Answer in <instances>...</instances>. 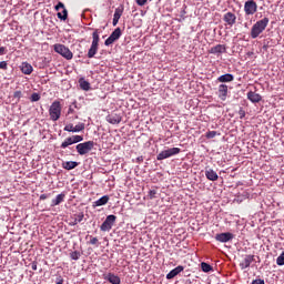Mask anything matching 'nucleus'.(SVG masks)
Returning <instances> with one entry per match:
<instances>
[{"label": "nucleus", "instance_id": "nucleus-1", "mask_svg": "<svg viewBox=\"0 0 284 284\" xmlns=\"http://www.w3.org/2000/svg\"><path fill=\"white\" fill-rule=\"evenodd\" d=\"M270 24V18H263L253 24L251 29V38L257 39V37L267 28Z\"/></svg>", "mask_w": 284, "mask_h": 284}, {"label": "nucleus", "instance_id": "nucleus-2", "mask_svg": "<svg viewBox=\"0 0 284 284\" xmlns=\"http://www.w3.org/2000/svg\"><path fill=\"white\" fill-rule=\"evenodd\" d=\"M61 102L59 100L53 101L49 108L50 120L59 121V119H61Z\"/></svg>", "mask_w": 284, "mask_h": 284}, {"label": "nucleus", "instance_id": "nucleus-3", "mask_svg": "<svg viewBox=\"0 0 284 284\" xmlns=\"http://www.w3.org/2000/svg\"><path fill=\"white\" fill-rule=\"evenodd\" d=\"M92 43L88 51V59H94V55L97 52H99V41H101V38H99V30H95L92 33Z\"/></svg>", "mask_w": 284, "mask_h": 284}, {"label": "nucleus", "instance_id": "nucleus-4", "mask_svg": "<svg viewBox=\"0 0 284 284\" xmlns=\"http://www.w3.org/2000/svg\"><path fill=\"white\" fill-rule=\"evenodd\" d=\"M75 150L80 156H85V154H89V152H92L94 150V141H87L83 143H80L75 146Z\"/></svg>", "mask_w": 284, "mask_h": 284}, {"label": "nucleus", "instance_id": "nucleus-5", "mask_svg": "<svg viewBox=\"0 0 284 284\" xmlns=\"http://www.w3.org/2000/svg\"><path fill=\"white\" fill-rule=\"evenodd\" d=\"M54 52L61 54L68 61L72 60L74 54L64 44H54Z\"/></svg>", "mask_w": 284, "mask_h": 284}, {"label": "nucleus", "instance_id": "nucleus-6", "mask_svg": "<svg viewBox=\"0 0 284 284\" xmlns=\"http://www.w3.org/2000/svg\"><path fill=\"white\" fill-rule=\"evenodd\" d=\"M176 154H181L180 148H171L160 152L156 156L158 161H164V159H170V156H176Z\"/></svg>", "mask_w": 284, "mask_h": 284}, {"label": "nucleus", "instance_id": "nucleus-7", "mask_svg": "<svg viewBox=\"0 0 284 284\" xmlns=\"http://www.w3.org/2000/svg\"><path fill=\"white\" fill-rule=\"evenodd\" d=\"M257 10H258V4H256V1L247 0L244 3V12L247 17H251L252 14H256Z\"/></svg>", "mask_w": 284, "mask_h": 284}, {"label": "nucleus", "instance_id": "nucleus-8", "mask_svg": "<svg viewBox=\"0 0 284 284\" xmlns=\"http://www.w3.org/2000/svg\"><path fill=\"white\" fill-rule=\"evenodd\" d=\"M114 223H116V215H108L105 221L100 226L101 232H110Z\"/></svg>", "mask_w": 284, "mask_h": 284}, {"label": "nucleus", "instance_id": "nucleus-9", "mask_svg": "<svg viewBox=\"0 0 284 284\" xmlns=\"http://www.w3.org/2000/svg\"><path fill=\"white\" fill-rule=\"evenodd\" d=\"M121 28H116L111 34L110 37L104 41V45H112V43H114V41H119V39H121Z\"/></svg>", "mask_w": 284, "mask_h": 284}, {"label": "nucleus", "instance_id": "nucleus-10", "mask_svg": "<svg viewBox=\"0 0 284 284\" xmlns=\"http://www.w3.org/2000/svg\"><path fill=\"white\" fill-rule=\"evenodd\" d=\"M223 21L226 26H230V28H232V26H235L236 23V14L232 11H229L224 13Z\"/></svg>", "mask_w": 284, "mask_h": 284}, {"label": "nucleus", "instance_id": "nucleus-11", "mask_svg": "<svg viewBox=\"0 0 284 284\" xmlns=\"http://www.w3.org/2000/svg\"><path fill=\"white\" fill-rule=\"evenodd\" d=\"M225 52H227V48L225 47V44H216L209 50V54H216L217 57H221V54H225Z\"/></svg>", "mask_w": 284, "mask_h": 284}, {"label": "nucleus", "instance_id": "nucleus-12", "mask_svg": "<svg viewBox=\"0 0 284 284\" xmlns=\"http://www.w3.org/2000/svg\"><path fill=\"white\" fill-rule=\"evenodd\" d=\"M234 239V234L226 232V233H219L215 235V241H219V243H229V241H232Z\"/></svg>", "mask_w": 284, "mask_h": 284}, {"label": "nucleus", "instance_id": "nucleus-13", "mask_svg": "<svg viewBox=\"0 0 284 284\" xmlns=\"http://www.w3.org/2000/svg\"><path fill=\"white\" fill-rule=\"evenodd\" d=\"M61 8L63 9V11L62 13L58 12L57 17L61 21H65V19H68V9H65V4H63V2H58V4L55 6V10L59 11Z\"/></svg>", "mask_w": 284, "mask_h": 284}, {"label": "nucleus", "instance_id": "nucleus-14", "mask_svg": "<svg viewBox=\"0 0 284 284\" xmlns=\"http://www.w3.org/2000/svg\"><path fill=\"white\" fill-rule=\"evenodd\" d=\"M254 263V255H245L244 258L240 262L241 270H247Z\"/></svg>", "mask_w": 284, "mask_h": 284}, {"label": "nucleus", "instance_id": "nucleus-15", "mask_svg": "<svg viewBox=\"0 0 284 284\" xmlns=\"http://www.w3.org/2000/svg\"><path fill=\"white\" fill-rule=\"evenodd\" d=\"M123 118L116 113H111L106 116L108 123H111V125H119Z\"/></svg>", "mask_w": 284, "mask_h": 284}, {"label": "nucleus", "instance_id": "nucleus-16", "mask_svg": "<svg viewBox=\"0 0 284 284\" xmlns=\"http://www.w3.org/2000/svg\"><path fill=\"white\" fill-rule=\"evenodd\" d=\"M247 99L251 103H261V101H263V97L254 91L247 93Z\"/></svg>", "mask_w": 284, "mask_h": 284}, {"label": "nucleus", "instance_id": "nucleus-17", "mask_svg": "<svg viewBox=\"0 0 284 284\" xmlns=\"http://www.w3.org/2000/svg\"><path fill=\"white\" fill-rule=\"evenodd\" d=\"M104 281H108L111 284H121V277L113 273H108L106 275H104Z\"/></svg>", "mask_w": 284, "mask_h": 284}, {"label": "nucleus", "instance_id": "nucleus-18", "mask_svg": "<svg viewBox=\"0 0 284 284\" xmlns=\"http://www.w3.org/2000/svg\"><path fill=\"white\" fill-rule=\"evenodd\" d=\"M65 201V193H60L51 201V207H57V205H61Z\"/></svg>", "mask_w": 284, "mask_h": 284}, {"label": "nucleus", "instance_id": "nucleus-19", "mask_svg": "<svg viewBox=\"0 0 284 284\" xmlns=\"http://www.w3.org/2000/svg\"><path fill=\"white\" fill-rule=\"evenodd\" d=\"M20 70L22 74H30L31 72H34V68H32V64L28 62H22L20 65Z\"/></svg>", "mask_w": 284, "mask_h": 284}, {"label": "nucleus", "instance_id": "nucleus-20", "mask_svg": "<svg viewBox=\"0 0 284 284\" xmlns=\"http://www.w3.org/2000/svg\"><path fill=\"white\" fill-rule=\"evenodd\" d=\"M219 83H232L234 81V75L232 73H225L217 78Z\"/></svg>", "mask_w": 284, "mask_h": 284}, {"label": "nucleus", "instance_id": "nucleus-21", "mask_svg": "<svg viewBox=\"0 0 284 284\" xmlns=\"http://www.w3.org/2000/svg\"><path fill=\"white\" fill-rule=\"evenodd\" d=\"M121 17H123V7L116 8L113 14V26H118L119 24V19H121Z\"/></svg>", "mask_w": 284, "mask_h": 284}, {"label": "nucleus", "instance_id": "nucleus-22", "mask_svg": "<svg viewBox=\"0 0 284 284\" xmlns=\"http://www.w3.org/2000/svg\"><path fill=\"white\" fill-rule=\"evenodd\" d=\"M219 98L221 99V101H225V99H227V85L226 84L219 85Z\"/></svg>", "mask_w": 284, "mask_h": 284}, {"label": "nucleus", "instance_id": "nucleus-23", "mask_svg": "<svg viewBox=\"0 0 284 284\" xmlns=\"http://www.w3.org/2000/svg\"><path fill=\"white\" fill-rule=\"evenodd\" d=\"M205 176L209 181H219V174L212 169L205 170Z\"/></svg>", "mask_w": 284, "mask_h": 284}, {"label": "nucleus", "instance_id": "nucleus-24", "mask_svg": "<svg viewBox=\"0 0 284 284\" xmlns=\"http://www.w3.org/2000/svg\"><path fill=\"white\" fill-rule=\"evenodd\" d=\"M184 267L182 265H179L178 267L173 268L168 275V281H172L175 276H179L180 272H183Z\"/></svg>", "mask_w": 284, "mask_h": 284}, {"label": "nucleus", "instance_id": "nucleus-25", "mask_svg": "<svg viewBox=\"0 0 284 284\" xmlns=\"http://www.w3.org/2000/svg\"><path fill=\"white\" fill-rule=\"evenodd\" d=\"M83 219H85V215L83 213L74 214L69 225L71 226L79 225V223H81Z\"/></svg>", "mask_w": 284, "mask_h": 284}, {"label": "nucleus", "instance_id": "nucleus-26", "mask_svg": "<svg viewBox=\"0 0 284 284\" xmlns=\"http://www.w3.org/2000/svg\"><path fill=\"white\" fill-rule=\"evenodd\" d=\"M108 201H110V196L103 195L98 201L93 202V207H101V205H108Z\"/></svg>", "mask_w": 284, "mask_h": 284}, {"label": "nucleus", "instance_id": "nucleus-27", "mask_svg": "<svg viewBox=\"0 0 284 284\" xmlns=\"http://www.w3.org/2000/svg\"><path fill=\"white\" fill-rule=\"evenodd\" d=\"M79 166V162H74V161H67L62 163V168L64 170H74V168Z\"/></svg>", "mask_w": 284, "mask_h": 284}, {"label": "nucleus", "instance_id": "nucleus-28", "mask_svg": "<svg viewBox=\"0 0 284 284\" xmlns=\"http://www.w3.org/2000/svg\"><path fill=\"white\" fill-rule=\"evenodd\" d=\"M81 90H84V92H88L90 90V82L85 81L84 79L79 80Z\"/></svg>", "mask_w": 284, "mask_h": 284}, {"label": "nucleus", "instance_id": "nucleus-29", "mask_svg": "<svg viewBox=\"0 0 284 284\" xmlns=\"http://www.w3.org/2000/svg\"><path fill=\"white\" fill-rule=\"evenodd\" d=\"M69 145H74L72 142V138H67L60 145L62 150H65V148H69Z\"/></svg>", "mask_w": 284, "mask_h": 284}, {"label": "nucleus", "instance_id": "nucleus-30", "mask_svg": "<svg viewBox=\"0 0 284 284\" xmlns=\"http://www.w3.org/2000/svg\"><path fill=\"white\" fill-rule=\"evenodd\" d=\"M201 270H202V272L207 273V272H212L213 267H212V265H210L205 262H202L201 263Z\"/></svg>", "mask_w": 284, "mask_h": 284}, {"label": "nucleus", "instance_id": "nucleus-31", "mask_svg": "<svg viewBox=\"0 0 284 284\" xmlns=\"http://www.w3.org/2000/svg\"><path fill=\"white\" fill-rule=\"evenodd\" d=\"M70 258H71V261H79V258H81V252H79V251L71 252Z\"/></svg>", "mask_w": 284, "mask_h": 284}, {"label": "nucleus", "instance_id": "nucleus-32", "mask_svg": "<svg viewBox=\"0 0 284 284\" xmlns=\"http://www.w3.org/2000/svg\"><path fill=\"white\" fill-rule=\"evenodd\" d=\"M83 130H85L84 123H79L75 126H73V132H83Z\"/></svg>", "mask_w": 284, "mask_h": 284}, {"label": "nucleus", "instance_id": "nucleus-33", "mask_svg": "<svg viewBox=\"0 0 284 284\" xmlns=\"http://www.w3.org/2000/svg\"><path fill=\"white\" fill-rule=\"evenodd\" d=\"M71 138V141L72 143H81V141H83V135H73V136H70Z\"/></svg>", "mask_w": 284, "mask_h": 284}, {"label": "nucleus", "instance_id": "nucleus-34", "mask_svg": "<svg viewBox=\"0 0 284 284\" xmlns=\"http://www.w3.org/2000/svg\"><path fill=\"white\" fill-rule=\"evenodd\" d=\"M219 132H216V131H209V132H206V134H205V136H206V139H214L215 136H219Z\"/></svg>", "mask_w": 284, "mask_h": 284}, {"label": "nucleus", "instance_id": "nucleus-35", "mask_svg": "<svg viewBox=\"0 0 284 284\" xmlns=\"http://www.w3.org/2000/svg\"><path fill=\"white\" fill-rule=\"evenodd\" d=\"M156 194H158L156 190H150L148 193V199H150V201H152V200L156 199Z\"/></svg>", "mask_w": 284, "mask_h": 284}, {"label": "nucleus", "instance_id": "nucleus-36", "mask_svg": "<svg viewBox=\"0 0 284 284\" xmlns=\"http://www.w3.org/2000/svg\"><path fill=\"white\" fill-rule=\"evenodd\" d=\"M276 264L280 266L284 265V251L281 253V255L276 258Z\"/></svg>", "mask_w": 284, "mask_h": 284}, {"label": "nucleus", "instance_id": "nucleus-37", "mask_svg": "<svg viewBox=\"0 0 284 284\" xmlns=\"http://www.w3.org/2000/svg\"><path fill=\"white\" fill-rule=\"evenodd\" d=\"M31 101L32 102L41 101V95L39 93H32Z\"/></svg>", "mask_w": 284, "mask_h": 284}, {"label": "nucleus", "instance_id": "nucleus-38", "mask_svg": "<svg viewBox=\"0 0 284 284\" xmlns=\"http://www.w3.org/2000/svg\"><path fill=\"white\" fill-rule=\"evenodd\" d=\"M21 97H23V93L21 91H16L13 93V99H17V101H20Z\"/></svg>", "mask_w": 284, "mask_h": 284}, {"label": "nucleus", "instance_id": "nucleus-39", "mask_svg": "<svg viewBox=\"0 0 284 284\" xmlns=\"http://www.w3.org/2000/svg\"><path fill=\"white\" fill-rule=\"evenodd\" d=\"M64 132H74V125L73 124H67L64 126Z\"/></svg>", "mask_w": 284, "mask_h": 284}, {"label": "nucleus", "instance_id": "nucleus-40", "mask_svg": "<svg viewBox=\"0 0 284 284\" xmlns=\"http://www.w3.org/2000/svg\"><path fill=\"white\" fill-rule=\"evenodd\" d=\"M0 70H8V62L1 61L0 62Z\"/></svg>", "mask_w": 284, "mask_h": 284}, {"label": "nucleus", "instance_id": "nucleus-41", "mask_svg": "<svg viewBox=\"0 0 284 284\" xmlns=\"http://www.w3.org/2000/svg\"><path fill=\"white\" fill-rule=\"evenodd\" d=\"M90 245H99V239H97V237H91V240H90Z\"/></svg>", "mask_w": 284, "mask_h": 284}, {"label": "nucleus", "instance_id": "nucleus-42", "mask_svg": "<svg viewBox=\"0 0 284 284\" xmlns=\"http://www.w3.org/2000/svg\"><path fill=\"white\" fill-rule=\"evenodd\" d=\"M252 284H265V280L256 278L252 281Z\"/></svg>", "mask_w": 284, "mask_h": 284}, {"label": "nucleus", "instance_id": "nucleus-43", "mask_svg": "<svg viewBox=\"0 0 284 284\" xmlns=\"http://www.w3.org/2000/svg\"><path fill=\"white\" fill-rule=\"evenodd\" d=\"M136 4L140 7L145 6V3H148V0H135Z\"/></svg>", "mask_w": 284, "mask_h": 284}, {"label": "nucleus", "instance_id": "nucleus-44", "mask_svg": "<svg viewBox=\"0 0 284 284\" xmlns=\"http://www.w3.org/2000/svg\"><path fill=\"white\" fill-rule=\"evenodd\" d=\"M239 115H240V119H245V110L240 109Z\"/></svg>", "mask_w": 284, "mask_h": 284}, {"label": "nucleus", "instance_id": "nucleus-45", "mask_svg": "<svg viewBox=\"0 0 284 284\" xmlns=\"http://www.w3.org/2000/svg\"><path fill=\"white\" fill-rule=\"evenodd\" d=\"M6 52H8L6 47H0V57H3V54H6Z\"/></svg>", "mask_w": 284, "mask_h": 284}, {"label": "nucleus", "instance_id": "nucleus-46", "mask_svg": "<svg viewBox=\"0 0 284 284\" xmlns=\"http://www.w3.org/2000/svg\"><path fill=\"white\" fill-rule=\"evenodd\" d=\"M45 199H48V194H41L40 195V201H45Z\"/></svg>", "mask_w": 284, "mask_h": 284}, {"label": "nucleus", "instance_id": "nucleus-47", "mask_svg": "<svg viewBox=\"0 0 284 284\" xmlns=\"http://www.w3.org/2000/svg\"><path fill=\"white\" fill-rule=\"evenodd\" d=\"M31 268H32L33 271H37V262H32Z\"/></svg>", "mask_w": 284, "mask_h": 284}, {"label": "nucleus", "instance_id": "nucleus-48", "mask_svg": "<svg viewBox=\"0 0 284 284\" xmlns=\"http://www.w3.org/2000/svg\"><path fill=\"white\" fill-rule=\"evenodd\" d=\"M55 284H63V277L60 276V277L58 278V282H57Z\"/></svg>", "mask_w": 284, "mask_h": 284}, {"label": "nucleus", "instance_id": "nucleus-49", "mask_svg": "<svg viewBox=\"0 0 284 284\" xmlns=\"http://www.w3.org/2000/svg\"><path fill=\"white\" fill-rule=\"evenodd\" d=\"M69 112H72V108L69 109Z\"/></svg>", "mask_w": 284, "mask_h": 284}]
</instances>
